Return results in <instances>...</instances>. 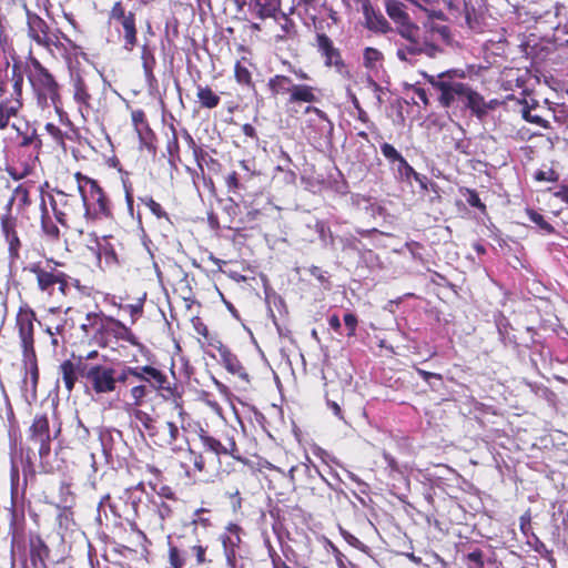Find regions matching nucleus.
<instances>
[{
	"mask_svg": "<svg viewBox=\"0 0 568 568\" xmlns=\"http://www.w3.org/2000/svg\"><path fill=\"white\" fill-rule=\"evenodd\" d=\"M521 115H523V118L526 121H528L530 123H535V124L540 125L542 128H547L548 126V122L546 120H544L540 115L532 114L531 113V109L528 108V106H524L523 108Z\"/></svg>",
	"mask_w": 568,
	"mask_h": 568,
	"instance_id": "41",
	"label": "nucleus"
},
{
	"mask_svg": "<svg viewBox=\"0 0 568 568\" xmlns=\"http://www.w3.org/2000/svg\"><path fill=\"white\" fill-rule=\"evenodd\" d=\"M149 392L150 389L145 384L135 385L130 389V396L135 408H139V406L143 404L145 397L149 395Z\"/></svg>",
	"mask_w": 568,
	"mask_h": 568,
	"instance_id": "36",
	"label": "nucleus"
},
{
	"mask_svg": "<svg viewBox=\"0 0 568 568\" xmlns=\"http://www.w3.org/2000/svg\"><path fill=\"white\" fill-rule=\"evenodd\" d=\"M381 152L393 165L403 159V155L392 144L386 142L381 145Z\"/></svg>",
	"mask_w": 568,
	"mask_h": 568,
	"instance_id": "39",
	"label": "nucleus"
},
{
	"mask_svg": "<svg viewBox=\"0 0 568 568\" xmlns=\"http://www.w3.org/2000/svg\"><path fill=\"white\" fill-rule=\"evenodd\" d=\"M44 129L57 143H63V133L57 125H54L53 123H47Z\"/></svg>",
	"mask_w": 568,
	"mask_h": 568,
	"instance_id": "51",
	"label": "nucleus"
},
{
	"mask_svg": "<svg viewBox=\"0 0 568 568\" xmlns=\"http://www.w3.org/2000/svg\"><path fill=\"white\" fill-rule=\"evenodd\" d=\"M65 324L67 320L64 318H60L55 322L49 320L48 317L45 318L44 332L51 337V345L54 349L65 343L63 338Z\"/></svg>",
	"mask_w": 568,
	"mask_h": 568,
	"instance_id": "26",
	"label": "nucleus"
},
{
	"mask_svg": "<svg viewBox=\"0 0 568 568\" xmlns=\"http://www.w3.org/2000/svg\"><path fill=\"white\" fill-rule=\"evenodd\" d=\"M316 42L317 49L325 60V65L333 67L339 75L349 79L352 77L351 71L342 59L339 50L334 47L333 41L325 33H317Z\"/></svg>",
	"mask_w": 568,
	"mask_h": 568,
	"instance_id": "8",
	"label": "nucleus"
},
{
	"mask_svg": "<svg viewBox=\"0 0 568 568\" xmlns=\"http://www.w3.org/2000/svg\"><path fill=\"white\" fill-rule=\"evenodd\" d=\"M6 240L9 243L10 251L11 252H17L18 247L20 246V241H19V239L17 236V233L11 234V236L6 237Z\"/></svg>",
	"mask_w": 568,
	"mask_h": 568,
	"instance_id": "64",
	"label": "nucleus"
},
{
	"mask_svg": "<svg viewBox=\"0 0 568 568\" xmlns=\"http://www.w3.org/2000/svg\"><path fill=\"white\" fill-rule=\"evenodd\" d=\"M305 111L306 112L313 111V112H315L318 115L320 121H321V129L323 131H326L328 133H331L333 131L332 122L328 121L326 114L322 110H320L317 108H314V106H307Z\"/></svg>",
	"mask_w": 568,
	"mask_h": 568,
	"instance_id": "44",
	"label": "nucleus"
},
{
	"mask_svg": "<svg viewBox=\"0 0 568 568\" xmlns=\"http://www.w3.org/2000/svg\"><path fill=\"white\" fill-rule=\"evenodd\" d=\"M223 544H224V548H225V557H226V561H227V565L231 567V568H235V562H236V556H235V550H234V546H235V542L231 540V538H227L223 540Z\"/></svg>",
	"mask_w": 568,
	"mask_h": 568,
	"instance_id": "42",
	"label": "nucleus"
},
{
	"mask_svg": "<svg viewBox=\"0 0 568 568\" xmlns=\"http://www.w3.org/2000/svg\"><path fill=\"white\" fill-rule=\"evenodd\" d=\"M526 212L529 220L535 223L541 231L547 234L555 233L552 225H550L540 213L531 209H528Z\"/></svg>",
	"mask_w": 568,
	"mask_h": 568,
	"instance_id": "34",
	"label": "nucleus"
},
{
	"mask_svg": "<svg viewBox=\"0 0 568 568\" xmlns=\"http://www.w3.org/2000/svg\"><path fill=\"white\" fill-rule=\"evenodd\" d=\"M416 372L425 382H429L432 378H436L438 381H442V375L440 374L430 373V372L424 371L422 368H416Z\"/></svg>",
	"mask_w": 568,
	"mask_h": 568,
	"instance_id": "58",
	"label": "nucleus"
},
{
	"mask_svg": "<svg viewBox=\"0 0 568 568\" xmlns=\"http://www.w3.org/2000/svg\"><path fill=\"white\" fill-rule=\"evenodd\" d=\"M29 82L40 99H50L53 105L60 99L59 84L53 75L36 58H30L26 70Z\"/></svg>",
	"mask_w": 568,
	"mask_h": 568,
	"instance_id": "6",
	"label": "nucleus"
},
{
	"mask_svg": "<svg viewBox=\"0 0 568 568\" xmlns=\"http://www.w3.org/2000/svg\"><path fill=\"white\" fill-rule=\"evenodd\" d=\"M105 316L97 313L87 314L85 322L81 324V329L85 335H89L92 331L95 333L103 334Z\"/></svg>",
	"mask_w": 568,
	"mask_h": 568,
	"instance_id": "30",
	"label": "nucleus"
},
{
	"mask_svg": "<svg viewBox=\"0 0 568 568\" xmlns=\"http://www.w3.org/2000/svg\"><path fill=\"white\" fill-rule=\"evenodd\" d=\"M192 550L196 556L197 564H200V565L204 564L205 562V548L202 547L201 545H196V546L192 547Z\"/></svg>",
	"mask_w": 568,
	"mask_h": 568,
	"instance_id": "59",
	"label": "nucleus"
},
{
	"mask_svg": "<svg viewBox=\"0 0 568 568\" xmlns=\"http://www.w3.org/2000/svg\"><path fill=\"white\" fill-rule=\"evenodd\" d=\"M16 202L18 203L19 209H23V207L30 205L31 201L29 197V190L24 184H20L14 189L12 196L10 197V200L7 204L8 211L11 210V206Z\"/></svg>",
	"mask_w": 568,
	"mask_h": 568,
	"instance_id": "32",
	"label": "nucleus"
},
{
	"mask_svg": "<svg viewBox=\"0 0 568 568\" xmlns=\"http://www.w3.org/2000/svg\"><path fill=\"white\" fill-rule=\"evenodd\" d=\"M168 152L172 159L176 158L179 154V141L175 131L173 130V136L168 142Z\"/></svg>",
	"mask_w": 568,
	"mask_h": 568,
	"instance_id": "55",
	"label": "nucleus"
},
{
	"mask_svg": "<svg viewBox=\"0 0 568 568\" xmlns=\"http://www.w3.org/2000/svg\"><path fill=\"white\" fill-rule=\"evenodd\" d=\"M23 73L18 63H13L10 73L0 78V130L9 126L22 108Z\"/></svg>",
	"mask_w": 568,
	"mask_h": 568,
	"instance_id": "1",
	"label": "nucleus"
},
{
	"mask_svg": "<svg viewBox=\"0 0 568 568\" xmlns=\"http://www.w3.org/2000/svg\"><path fill=\"white\" fill-rule=\"evenodd\" d=\"M267 87L273 95L288 94L290 97L294 83L291 78L276 74L268 80Z\"/></svg>",
	"mask_w": 568,
	"mask_h": 568,
	"instance_id": "28",
	"label": "nucleus"
},
{
	"mask_svg": "<svg viewBox=\"0 0 568 568\" xmlns=\"http://www.w3.org/2000/svg\"><path fill=\"white\" fill-rule=\"evenodd\" d=\"M341 532H342V536L343 538L353 547H356L358 548L359 546H362V542L358 538H356L354 535H352L351 532L344 530V529H341Z\"/></svg>",
	"mask_w": 568,
	"mask_h": 568,
	"instance_id": "57",
	"label": "nucleus"
},
{
	"mask_svg": "<svg viewBox=\"0 0 568 568\" xmlns=\"http://www.w3.org/2000/svg\"><path fill=\"white\" fill-rule=\"evenodd\" d=\"M215 347L220 353L224 367L231 374L236 375L244 381H248V374L246 373L245 368L243 367L239 358L221 342H217V345Z\"/></svg>",
	"mask_w": 568,
	"mask_h": 568,
	"instance_id": "18",
	"label": "nucleus"
},
{
	"mask_svg": "<svg viewBox=\"0 0 568 568\" xmlns=\"http://www.w3.org/2000/svg\"><path fill=\"white\" fill-rule=\"evenodd\" d=\"M196 95L203 108L213 109L220 103V97L209 87L199 85Z\"/></svg>",
	"mask_w": 568,
	"mask_h": 568,
	"instance_id": "31",
	"label": "nucleus"
},
{
	"mask_svg": "<svg viewBox=\"0 0 568 568\" xmlns=\"http://www.w3.org/2000/svg\"><path fill=\"white\" fill-rule=\"evenodd\" d=\"M200 440L204 452L212 453L215 456L213 462H216L217 464L220 463L221 455H230L232 457H236L235 453L237 452V447L232 438H229L227 443L223 444L215 437L202 430L200 434Z\"/></svg>",
	"mask_w": 568,
	"mask_h": 568,
	"instance_id": "14",
	"label": "nucleus"
},
{
	"mask_svg": "<svg viewBox=\"0 0 568 568\" xmlns=\"http://www.w3.org/2000/svg\"><path fill=\"white\" fill-rule=\"evenodd\" d=\"M235 79L240 84H251V72L241 62L235 64Z\"/></svg>",
	"mask_w": 568,
	"mask_h": 568,
	"instance_id": "40",
	"label": "nucleus"
},
{
	"mask_svg": "<svg viewBox=\"0 0 568 568\" xmlns=\"http://www.w3.org/2000/svg\"><path fill=\"white\" fill-rule=\"evenodd\" d=\"M190 460L193 463L194 467L199 471H204L206 469V460L201 453H196L193 449H189Z\"/></svg>",
	"mask_w": 568,
	"mask_h": 568,
	"instance_id": "47",
	"label": "nucleus"
},
{
	"mask_svg": "<svg viewBox=\"0 0 568 568\" xmlns=\"http://www.w3.org/2000/svg\"><path fill=\"white\" fill-rule=\"evenodd\" d=\"M427 82L438 92V101L444 108L452 106L457 101H464L469 85L455 81V77H464L458 70H449L436 75L423 74Z\"/></svg>",
	"mask_w": 568,
	"mask_h": 568,
	"instance_id": "4",
	"label": "nucleus"
},
{
	"mask_svg": "<svg viewBox=\"0 0 568 568\" xmlns=\"http://www.w3.org/2000/svg\"><path fill=\"white\" fill-rule=\"evenodd\" d=\"M169 561L172 568H182L183 559L180 556L179 549L174 546L170 547Z\"/></svg>",
	"mask_w": 568,
	"mask_h": 568,
	"instance_id": "49",
	"label": "nucleus"
},
{
	"mask_svg": "<svg viewBox=\"0 0 568 568\" xmlns=\"http://www.w3.org/2000/svg\"><path fill=\"white\" fill-rule=\"evenodd\" d=\"M72 88L73 99L79 104L80 112H88L91 109V94L85 79L79 73L72 74Z\"/></svg>",
	"mask_w": 568,
	"mask_h": 568,
	"instance_id": "17",
	"label": "nucleus"
},
{
	"mask_svg": "<svg viewBox=\"0 0 568 568\" xmlns=\"http://www.w3.org/2000/svg\"><path fill=\"white\" fill-rule=\"evenodd\" d=\"M204 511L205 510L202 509V508L197 509L195 511L194 518H193V524H201L203 526H209L210 525L209 519L201 516Z\"/></svg>",
	"mask_w": 568,
	"mask_h": 568,
	"instance_id": "62",
	"label": "nucleus"
},
{
	"mask_svg": "<svg viewBox=\"0 0 568 568\" xmlns=\"http://www.w3.org/2000/svg\"><path fill=\"white\" fill-rule=\"evenodd\" d=\"M29 439L39 447V456L41 462L50 454L51 435L49 420L45 415H37L29 428Z\"/></svg>",
	"mask_w": 568,
	"mask_h": 568,
	"instance_id": "12",
	"label": "nucleus"
},
{
	"mask_svg": "<svg viewBox=\"0 0 568 568\" xmlns=\"http://www.w3.org/2000/svg\"><path fill=\"white\" fill-rule=\"evenodd\" d=\"M103 333L113 334L116 338L135 344V336L124 324L112 317H106L104 323Z\"/></svg>",
	"mask_w": 568,
	"mask_h": 568,
	"instance_id": "24",
	"label": "nucleus"
},
{
	"mask_svg": "<svg viewBox=\"0 0 568 568\" xmlns=\"http://www.w3.org/2000/svg\"><path fill=\"white\" fill-rule=\"evenodd\" d=\"M47 552H48V548L40 538L31 541V558L33 561L36 558H39L40 560H42V554H47Z\"/></svg>",
	"mask_w": 568,
	"mask_h": 568,
	"instance_id": "45",
	"label": "nucleus"
},
{
	"mask_svg": "<svg viewBox=\"0 0 568 568\" xmlns=\"http://www.w3.org/2000/svg\"><path fill=\"white\" fill-rule=\"evenodd\" d=\"M156 507H158V514L161 519H166V518L171 517L173 510L169 503H165L162 500L161 503L156 504Z\"/></svg>",
	"mask_w": 568,
	"mask_h": 568,
	"instance_id": "54",
	"label": "nucleus"
},
{
	"mask_svg": "<svg viewBox=\"0 0 568 568\" xmlns=\"http://www.w3.org/2000/svg\"><path fill=\"white\" fill-rule=\"evenodd\" d=\"M316 89L307 84H294L287 105L296 103H313L317 101Z\"/></svg>",
	"mask_w": 568,
	"mask_h": 568,
	"instance_id": "20",
	"label": "nucleus"
},
{
	"mask_svg": "<svg viewBox=\"0 0 568 568\" xmlns=\"http://www.w3.org/2000/svg\"><path fill=\"white\" fill-rule=\"evenodd\" d=\"M404 42H396V57L403 62L415 64L418 57L425 54L429 58H436L443 50L435 43L419 38V27L412 30H404L398 33Z\"/></svg>",
	"mask_w": 568,
	"mask_h": 568,
	"instance_id": "3",
	"label": "nucleus"
},
{
	"mask_svg": "<svg viewBox=\"0 0 568 568\" xmlns=\"http://www.w3.org/2000/svg\"><path fill=\"white\" fill-rule=\"evenodd\" d=\"M144 204L150 209V211L159 219H169L166 212L162 209V206L155 202L152 197L142 199Z\"/></svg>",
	"mask_w": 568,
	"mask_h": 568,
	"instance_id": "43",
	"label": "nucleus"
},
{
	"mask_svg": "<svg viewBox=\"0 0 568 568\" xmlns=\"http://www.w3.org/2000/svg\"><path fill=\"white\" fill-rule=\"evenodd\" d=\"M1 227L6 237L11 236L16 233V219L10 214L4 215L1 220Z\"/></svg>",
	"mask_w": 568,
	"mask_h": 568,
	"instance_id": "46",
	"label": "nucleus"
},
{
	"mask_svg": "<svg viewBox=\"0 0 568 568\" xmlns=\"http://www.w3.org/2000/svg\"><path fill=\"white\" fill-rule=\"evenodd\" d=\"M60 374L67 390L72 392L74 384L78 379V368L71 361H64L60 365Z\"/></svg>",
	"mask_w": 568,
	"mask_h": 568,
	"instance_id": "29",
	"label": "nucleus"
},
{
	"mask_svg": "<svg viewBox=\"0 0 568 568\" xmlns=\"http://www.w3.org/2000/svg\"><path fill=\"white\" fill-rule=\"evenodd\" d=\"M128 372L132 373V377L140 382V384L148 385L149 389L166 390L173 395L168 376L156 367L150 365L135 366L132 371Z\"/></svg>",
	"mask_w": 568,
	"mask_h": 568,
	"instance_id": "9",
	"label": "nucleus"
},
{
	"mask_svg": "<svg viewBox=\"0 0 568 568\" xmlns=\"http://www.w3.org/2000/svg\"><path fill=\"white\" fill-rule=\"evenodd\" d=\"M97 394H109L115 392L113 367L104 365H92L84 373Z\"/></svg>",
	"mask_w": 568,
	"mask_h": 568,
	"instance_id": "11",
	"label": "nucleus"
},
{
	"mask_svg": "<svg viewBox=\"0 0 568 568\" xmlns=\"http://www.w3.org/2000/svg\"><path fill=\"white\" fill-rule=\"evenodd\" d=\"M281 18L283 20V23H281V28L284 34L278 36V38L283 39L285 36H291L292 33H294V23L284 13H281Z\"/></svg>",
	"mask_w": 568,
	"mask_h": 568,
	"instance_id": "53",
	"label": "nucleus"
},
{
	"mask_svg": "<svg viewBox=\"0 0 568 568\" xmlns=\"http://www.w3.org/2000/svg\"><path fill=\"white\" fill-rule=\"evenodd\" d=\"M364 65L367 69L376 68V64L383 60V54L375 48H366L363 53Z\"/></svg>",
	"mask_w": 568,
	"mask_h": 568,
	"instance_id": "35",
	"label": "nucleus"
},
{
	"mask_svg": "<svg viewBox=\"0 0 568 568\" xmlns=\"http://www.w3.org/2000/svg\"><path fill=\"white\" fill-rule=\"evenodd\" d=\"M131 416L134 418L136 423H139L140 432H144L151 438V440L154 442V438L160 428V426L156 425L155 418L145 410H142L140 408H133L131 410Z\"/></svg>",
	"mask_w": 568,
	"mask_h": 568,
	"instance_id": "19",
	"label": "nucleus"
},
{
	"mask_svg": "<svg viewBox=\"0 0 568 568\" xmlns=\"http://www.w3.org/2000/svg\"><path fill=\"white\" fill-rule=\"evenodd\" d=\"M74 178L85 209V217L99 220L109 216V203L99 184L94 180L82 175L80 172H77Z\"/></svg>",
	"mask_w": 568,
	"mask_h": 568,
	"instance_id": "5",
	"label": "nucleus"
},
{
	"mask_svg": "<svg viewBox=\"0 0 568 568\" xmlns=\"http://www.w3.org/2000/svg\"><path fill=\"white\" fill-rule=\"evenodd\" d=\"M316 231L323 241H326L327 234L331 236L329 230L326 227V225L323 222L316 223Z\"/></svg>",
	"mask_w": 568,
	"mask_h": 568,
	"instance_id": "63",
	"label": "nucleus"
},
{
	"mask_svg": "<svg viewBox=\"0 0 568 568\" xmlns=\"http://www.w3.org/2000/svg\"><path fill=\"white\" fill-rule=\"evenodd\" d=\"M23 363L27 369V373L30 375V383L32 389H36L38 379H39V371L37 365V356L36 352L23 354Z\"/></svg>",
	"mask_w": 568,
	"mask_h": 568,
	"instance_id": "33",
	"label": "nucleus"
},
{
	"mask_svg": "<svg viewBox=\"0 0 568 568\" xmlns=\"http://www.w3.org/2000/svg\"><path fill=\"white\" fill-rule=\"evenodd\" d=\"M109 21L116 22L123 31V48L131 52L138 44V29L135 13L126 11L122 1L113 3L109 12Z\"/></svg>",
	"mask_w": 568,
	"mask_h": 568,
	"instance_id": "7",
	"label": "nucleus"
},
{
	"mask_svg": "<svg viewBox=\"0 0 568 568\" xmlns=\"http://www.w3.org/2000/svg\"><path fill=\"white\" fill-rule=\"evenodd\" d=\"M58 263L50 261L30 264L29 271L36 275L40 293L49 298H63L67 296L70 276L57 268Z\"/></svg>",
	"mask_w": 568,
	"mask_h": 568,
	"instance_id": "2",
	"label": "nucleus"
},
{
	"mask_svg": "<svg viewBox=\"0 0 568 568\" xmlns=\"http://www.w3.org/2000/svg\"><path fill=\"white\" fill-rule=\"evenodd\" d=\"M34 321L36 313L29 307H21L17 314L16 325L19 332V338L22 347V353H33L34 351Z\"/></svg>",
	"mask_w": 568,
	"mask_h": 568,
	"instance_id": "10",
	"label": "nucleus"
},
{
	"mask_svg": "<svg viewBox=\"0 0 568 568\" xmlns=\"http://www.w3.org/2000/svg\"><path fill=\"white\" fill-rule=\"evenodd\" d=\"M385 10L387 16L395 23L397 33L408 29L412 30L417 27V24L410 20L403 2L398 0H387L385 3Z\"/></svg>",
	"mask_w": 568,
	"mask_h": 568,
	"instance_id": "15",
	"label": "nucleus"
},
{
	"mask_svg": "<svg viewBox=\"0 0 568 568\" xmlns=\"http://www.w3.org/2000/svg\"><path fill=\"white\" fill-rule=\"evenodd\" d=\"M141 60L145 80L149 85L152 87L156 83V79L153 72L156 65V60L154 55V49H152L148 43H144L141 47Z\"/></svg>",
	"mask_w": 568,
	"mask_h": 568,
	"instance_id": "21",
	"label": "nucleus"
},
{
	"mask_svg": "<svg viewBox=\"0 0 568 568\" xmlns=\"http://www.w3.org/2000/svg\"><path fill=\"white\" fill-rule=\"evenodd\" d=\"M131 118L141 143L149 148L153 133L145 120L144 112L142 110H134L131 113Z\"/></svg>",
	"mask_w": 568,
	"mask_h": 568,
	"instance_id": "23",
	"label": "nucleus"
},
{
	"mask_svg": "<svg viewBox=\"0 0 568 568\" xmlns=\"http://www.w3.org/2000/svg\"><path fill=\"white\" fill-rule=\"evenodd\" d=\"M344 323L348 328V336H354L358 324L357 317L352 313H347L344 315Z\"/></svg>",
	"mask_w": 568,
	"mask_h": 568,
	"instance_id": "52",
	"label": "nucleus"
},
{
	"mask_svg": "<svg viewBox=\"0 0 568 568\" xmlns=\"http://www.w3.org/2000/svg\"><path fill=\"white\" fill-rule=\"evenodd\" d=\"M12 129H14L18 135L21 138L19 142L22 148H32L34 151H39L42 143L38 138L36 129L30 128L28 124L26 125V130H22L16 122L11 124Z\"/></svg>",
	"mask_w": 568,
	"mask_h": 568,
	"instance_id": "27",
	"label": "nucleus"
},
{
	"mask_svg": "<svg viewBox=\"0 0 568 568\" xmlns=\"http://www.w3.org/2000/svg\"><path fill=\"white\" fill-rule=\"evenodd\" d=\"M225 182H226V185H227L229 192H235V191L239 189V186H240L239 179H237V173H236V172H232V173H230V174L226 176Z\"/></svg>",
	"mask_w": 568,
	"mask_h": 568,
	"instance_id": "56",
	"label": "nucleus"
},
{
	"mask_svg": "<svg viewBox=\"0 0 568 568\" xmlns=\"http://www.w3.org/2000/svg\"><path fill=\"white\" fill-rule=\"evenodd\" d=\"M362 11L365 18V26L374 32L387 33L392 27L381 11L376 10L369 0L362 1Z\"/></svg>",
	"mask_w": 568,
	"mask_h": 568,
	"instance_id": "16",
	"label": "nucleus"
},
{
	"mask_svg": "<svg viewBox=\"0 0 568 568\" xmlns=\"http://www.w3.org/2000/svg\"><path fill=\"white\" fill-rule=\"evenodd\" d=\"M273 568H291L281 559V557L276 552H270Z\"/></svg>",
	"mask_w": 568,
	"mask_h": 568,
	"instance_id": "60",
	"label": "nucleus"
},
{
	"mask_svg": "<svg viewBox=\"0 0 568 568\" xmlns=\"http://www.w3.org/2000/svg\"><path fill=\"white\" fill-rule=\"evenodd\" d=\"M463 102L477 118L483 119L487 114L489 105L485 102L484 98L470 87Z\"/></svg>",
	"mask_w": 568,
	"mask_h": 568,
	"instance_id": "25",
	"label": "nucleus"
},
{
	"mask_svg": "<svg viewBox=\"0 0 568 568\" xmlns=\"http://www.w3.org/2000/svg\"><path fill=\"white\" fill-rule=\"evenodd\" d=\"M394 165H396V170L400 178L408 180L413 176L423 185L419 174L415 172V170L408 164V162L404 158Z\"/></svg>",
	"mask_w": 568,
	"mask_h": 568,
	"instance_id": "37",
	"label": "nucleus"
},
{
	"mask_svg": "<svg viewBox=\"0 0 568 568\" xmlns=\"http://www.w3.org/2000/svg\"><path fill=\"white\" fill-rule=\"evenodd\" d=\"M28 33L39 45L50 48L55 43V36L50 31L48 23L36 13L27 12Z\"/></svg>",
	"mask_w": 568,
	"mask_h": 568,
	"instance_id": "13",
	"label": "nucleus"
},
{
	"mask_svg": "<svg viewBox=\"0 0 568 568\" xmlns=\"http://www.w3.org/2000/svg\"><path fill=\"white\" fill-rule=\"evenodd\" d=\"M466 201L467 203L473 206V207H477L481 211L485 210V204L481 202V200L479 199L478 194L476 191L474 190H467V197H466Z\"/></svg>",
	"mask_w": 568,
	"mask_h": 568,
	"instance_id": "50",
	"label": "nucleus"
},
{
	"mask_svg": "<svg viewBox=\"0 0 568 568\" xmlns=\"http://www.w3.org/2000/svg\"><path fill=\"white\" fill-rule=\"evenodd\" d=\"M179 436V427L173 422H166L159 428L153 443L160 447L173 446Z\"/></svg>",
	"mask_w": 568,
	"mask_h": 568,
	"instance_id": "22",
	"label": "nucleus"
},
{
	"mask_svg": "<svg viewBox=\"0 0 568 568\" xmlns=\"http://www.w3.org/2000/svg\"><path fill=\"white\" fill-rule=\"evenodd\" d=\"M256 6L261 18L275 17L278 11V0H264V2H257Z\"/></svg>",
	"mask_w": 568,
	"mask_h": 568,
	"instance_id": "38",
	"label": "nucleus"
},
{
	"mask_svg": "<svg viewBox=\"0 0 568 568\" xmlns=\"http://www.w3.org/2000/svg\"><path fill=\"white\" fill-rule=\"evenodd\" d=\"M134 367L132 366H125L123 369L118 372L115 368H113V378H114V386L118 387V383H125L128 378L131 376L132 373H129L128 371H132Z\"/></svg>",
	"mask_w": 568,
	"mask_h": 568,
	"instance_id": "48",
	"label": "nucleus"
},
{
	"mask_svg": "<svg viewBox=\"0 0 568 568\" xmlns=\"http://www.w3.org/2000/svg\"><path fill=\"white\" fill-rule=\"evenodd\" d=\"M468 559L470 561L477 564L479 567L484 566L483 552L480 550H475V551L468 554Z\"/></svg>",
	"mask_w": 568,
	"mask_h": 568,
	"instance_id": "61",
	"label": "nucleus"
}]
</instances>
